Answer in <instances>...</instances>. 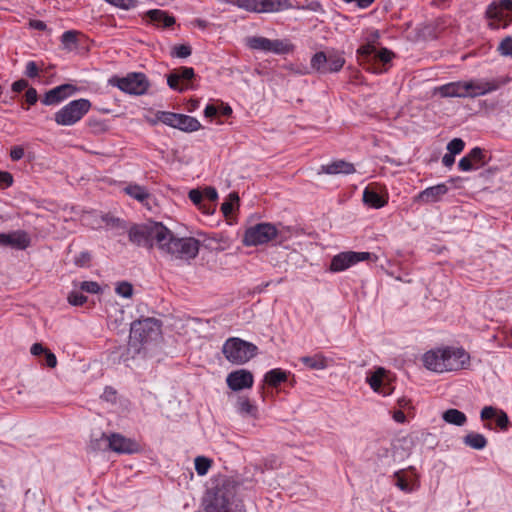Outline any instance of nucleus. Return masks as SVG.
I'll return each instance as SVG.
<instances>
[{"label": "nucleus", "instance_id": "1", "mask_svg": "<svg viewBox=\"0 0 512 512\" xmlns=\"http://www.w3.org/2000/svg\"><path fill=\"white\" fill-rule=\"evenodd\" d=\"M422 361L426 369L444 373L468 368L470 355L463 348L444 347L427 351Z\"/></svg>", "mask_w": 512, "mask_h": 512}, {"label": "nucleus", "instance_id": "2", "mask_svg": "<svg viewBox=\"0 0 512 512\" xmlns=\"http://www.w3.org/2000/svg\"><path fill=\"white\" fill-rule=\"evenodd\" d=\"M236 485L230 479H219L207 492L205 512H244L236 498Z\"/></svg>", "mask_w": 512, "mask_h": 512}, {"label": "nucleus", "instance_id": "3", "mask_svg": "<svg viewBox=\"0 0 512 512\" xmlns=\"http://www.w3.org/2000/svg\"><path fill=\"white\" fill-rule=\"evenodd\" d=\"M164 240L160 241L158 249L171 260L190 262L199 253L200 243L193 237H177L165 227Z\"/></svg>", "mask_w": 512, "mask_h": 512}, {"label": "nucleus", "instance_id": "4", "mask_svg": "<svg viewBox=\"0 0 512 512\" xmlns=\"http://www.w3.org/2000/svg\"><path fill=\"white\" fill-rule=\"evenodd\" d=\"M160 334L159 321L145 318L132 322L129 335V349L139 353L142 346L155 339Z\"/></svg>", "mask_w": 512, "mask_h": 512}, {"label": "nucleus", "instance_id": "5", "mask_svg": "<svg viewBox=\"0 0 512 512\" xmlns=\"http://www.w3.org/2000/svg\"><path fill=\"white\" fill-rule=\"evenodd\" d=\"M165 226L160 222H149L141 225H133L128 230L130 242L137 246L158 248L160 241L164 240Z\"/></svg>", "mask_w": 512, "mask_h": 512}, {"label": "nucleus", "instance_id": "6", "mask_svg": "<svg viewBox=\"0 0 512 512\" xmlns=\"http://www.w3.org/2000/svg\"><path fill=\"white\" fill-rule=\"evenodd\" d=\"M222 353L231 364L243 365L258 354V347L239 337H230L224 342Z\"/></svg>", "mask_w": 512, "mask_h": 512}, {"label": "nucleus", "instance_id": "7", "mask_svg": "<svg viewBox=\"0 0 512 512\" xmlns=\"http://www.w3.org/2000/svg\"><path fill=\"white\" fill-rule=\"evenodd\" d=\"M108 84L117 87L122 92L130 95L140 96L147 93L150 88V82L147 76L142 72H130L126 76H112Z\"/></svg>", "mask_w": 512, "mask_h": 512}, {"label": "nucleus", "instance_id": "8", "mask_svg": "<svg viewBox=\"0 0 512 512\" xmlns=\"http://www.w3.org/2000/svg\"><path fill=\"white\" fill-rule=\"evenodd\" d=\"M344 52L328 49L315 53L310 61L311 67L321 74L337 73L345 65Z\"/></svg>", "mask_w": 512, "mask_h": 512}, {"label": "nucleus", "instance_id": "9", "mask_svg": "<svg viewBox=\"0 0 512 512\" xmlns=\"http://www.w3.org/2000/svg\"><path fill=\"white\" fill-rule=\"evenodd\" d=\"M91 106L92 104L88 99L73 100L54 114V120L58 125L72 126L89 112Z\"/></svg>", "mask_w": 512, "mask_h": 512}, {"label": "nucleus", "instance_id": "10", "mask_svg": "<svg viewBox=\"0 0 512 512\" xmlns=\"http://www.w3.org/2000/svg\"><path fill=\"white\" fill-rule=\"evenodd\" d=\"M278 236V229L272 223L262 222L245 230L242 243L245 246H258L266 244Z\"/></svg>", "mask_w": 512, "mask_h": 512}, {"label": "nucleus", "instance_id": "11", "mask_svg": "<svg viewBox=\"0 0 512 512\" xmlns=\"http://www.w3.org/2000/svg\"><path fill=\"white\" fill-rule=\"evenodd\" d=\"M486 17L492 22L490 28H506L512 23V0H499L490 3L486 9Z\"/></svg>", "mask_w": 512, "mask_h": 512}, {"label": "nucleus", "instance_id": "12", "mask_svg": "<svg viewBox=\"0 0 512 512\" xmlns=\"http://www.w3.org/2000/svg\"><path fill=\"white\" fill-rule=\"evenodd\" d=\"M232 3L255 13H272L290 8L289 0H234Z\"/></svg>", "mask_w": 512, "mask_h": 512}, {"label": "nucleus", "instance_id": "13", "mask_svg": "<svg viewBox=\"0 0 512 512\" xmlns=\"http://www.w3.org/2000/svg\"><path fill=\"white\" fill-rule=\"evenodd\" d=\"M510 80L508 76L493 78L491 80L470 79L466 81L468 98H476L492 93L509 83Z\"/></svg>", "mask_w": 512, "mask_h": 512}, {"label": "nucleus", "instance_id": "14", "mask_svg": "<svg viewBox=\"0 0 512 512\" xmlns=\"http://www.w3.org/2000/svg\"><path fill=\"white\" fill-rule=\"evenodd\" d=\"M370 259L376 261L377 256L369 252H341L332 258L330 263V271L341 272L357 264L358 262Z\"/></svg>", "mask_w": 512, "mask_h": 512}, {"label": "nucleus", "instance_id": "15", "mask_svg": "<svg viewBox=\"0 0 512 512\" xmlns=\"http://www.w3.org/2000/svg\"><path fill=\"white\" fill-rule=\"evenodd\" d=\"M194 77L195 72L192 67L182 66L172 70L171 73L167 75V84L175 91L184 92L193 88L190 82Z\"/></svg>", "mask_w": 512, "mask_h": 512}, {"label": "nucleus", "instance_id": "16", "mask_svg": "<svg viewBox=\"0 0 512 512\" xmlns=\"http://www.w3.org/2000/svg\"><path fill=\"white\" fill-rule=\"evenodd\" d=\"M77 92V87L72 84H62L47 91L42 98L46 106L56 105Z\"/></svg>", "mask_w": 512, "mask_h": 512}, {"label": "nucleus", "instance_id": "17", "mask_svg": "<svg viewBox=\"0 0 512 512\" xmlns=\"http://www.w3.org/2000/svg\"><path fill=\"white\" fill-rule=\"evenodd\" d=\"M486 164L484 150L480 147H474L458 163L461 171L469 172L482 168Z\"/></svg>", "mask_w": 512, "mask_h": 512}, {"label": "nucleus", "instance_id": "18", "mask_svg": "<svg viewBox=\"0 0 512 512\" xmlns=\"http://www.w3.org/2000/svg\"><path fill=\"white\" fill-rule=\"evenodd\" d=\"M226 382L231 390L240 391L251 388L254 383V378L250 371L240 369L229 373Z\"/></svg>", "mask_w": 512, "mask_h": 512}, {"label": "nucleus", "instance_id": "19", "mask_svg": "<svg viewBox=\"0 0 512 512\" xmlns=\"http://www.w3.org/2000/svg\"><path fill=\"white\" fill-rule=\"evenodd\" d=\"M110 451L119 454H133L139 451V444L119 433L110 434Z\"/></svg>", "mask_w": 512, "mask_h": 512}, {"label": "nucleus", "instance_id": "20", "mask_svg": "<svg viewBox=\"0 0 512 512\" xmlns=\"http://www.w3.org/2000/svg\"><path fill=\"white\" fill-rule=\"evenodd\" d=\"M30 245L28 234L22 230L11 233H0V246L24 250Z\"/></svg>", "mask_w": 512, "mask_h": 512}, {"label": "nucleus", "instance_id": "21", "mask_svg": "<svg viewBox=\"0 0 512 512\" xmlns=\"http://www.w3.org/2000/svg\"><path fill=\"white\" fill-rule=\"evenodd\" d=\"M448 191L449 189L446 184H437L421 191L416 196L415 201L425 204L438 202L444 195L448 193Z\"/></svg>", "mask_w": 512, "mask_h": 512}, {"label": "nucleus", "instance_id": "22", "mask_svg": "<svg viewBox=\"0 0 512 512\" xmlns=\"http://www.w3.org/2000/svg\"><path fill=\"white\" fill-rule=\"evenodd\" d=\"M356 172V169L354 167L353 163L347 162L342 159H338L335 161H332L329 164L322 165L320 167L319 174L324 173L328 175H337V174H343V175H350Z\"/></svg>", "mask_w": 512, "mask_h": 512}, {"label": "nucleus", "instance_id": "23", "mask_svg": "<svg viewBox=\"0 0 512 512\" xmlns=\"http://www.w3.org/2000/svg\"><path fill=\"white\" fill-rule=\"evenodd\" d=\"M481 420H490L495 418L496 425L501 430H507L509 427V419L503 410H498L493 406H485L480 412Z\"/></svg>", "mask_w": 512, "mask_h": 512}, {"label": "nucleus", "instance_id": "24", "mask_svg": "<svg viewBox=\"0 0 512 512\" xmlns=\"http://www.w3.org/2000/svg\"><path fill=\"white\" fill-rule=\"evenodd\" d=\"M442 97L468 98L466 81L451 82L439 87Z\"/></svg>", "mask_w": 512, "mask_h": 512}, {"label": "nucleus", "instance_id": "25", "mask_svg": "<svg viewBox=\"0 0 512 512\" xmlns=\"http://www.w3.org/2000/svg\"><path fill=\"white\" fill-rule=\"evenodd\" d=\"M146 17L149 22L153 23L157 27L166 28L175 23V18L173 16L159 9L149 10L146 13Z\"/></svg>", "mask_w": 512, "mask_h": 512}, {"label": "nucleus", "instance_id": "26", "mask_svg": "<svg viewBox=\"0 0 512 512\" xmlns=\"http://www.w3.org/2000/svg\"><path fill=\"white\" fill-rule=\"evenodd\" d=\"M174 128L184 132H194L201 128V124L195 117L178 113Z\"/></svg>", "mask_w": 512, "mask_h": 512}, {"label": "nucleus", "instance_id": "27", "mask_svg": "<svg viewBox=\"0 0 512 512\" xmlns=\"http://www.w3.org/2000/svg\"><path fill=\"white\" fill-rule=\"evenodd\" d=\"M384 374V368H378L372 375L367 377V382L375 392L382 394L383 396H388L392 393L393 388H389L388 390H382Z\"/></svg>", "mask_w": 512, "mask_h": 512}, {"label": "nucleus", "instance_id": "28", "mask_svg": "<svg viewBox=\"0 0 512 512\" xmlns=\"http://www.w3.org/2000/svg\"><path fill=\"white\" fill-rule=\"evenodd\" d=\"M124 191L132 198L141 202L144 205H149V200L151 199L150 193L143 186L137 184H131L125 187Z\"/></svg>", "mask_w": 512, "mask_h": 512}, {"label": "nucleus", "instance_id": "29", "mask_svg": "<svg viewBox=\"0 0 512 512\" xmlns=\"http://www.w3.org/2000/svg\"><path fill=\"white\" fill-rule=\"evenodd\" d=\"M110 435L98 432L92 435L89 448L92 451H110Z\"/></svg>", "mask_w": 512, "mask_h": 512}, {"label": "nucleus", "instance_id": "30", "mask_svg": "<svg viewBox=\"0 0 512 512\" xmlns=\"http://www.w3.org/2000/svg\"><path fill=\"white\" fill-rule=\"evenodd\" d=\"M300 361L313 370H323L328 367L327 358L320 353L313 356H303L300 358Z\"/></svg>", "mask_w": 512, "mask_h": 512}, {"label": "nucleus", "instance_id": "31", "mask_svg": "<svg viewBox=\"0 0 512 512\" xmlns=\"http://www.w3.org/2000/svg\"><path fill=\"white\" fill-rule=\"evenodd\" d=\"M463 443L475 450H482L487 446V439L483 434L470 432L463 437Z\"/></svg>", "mask_w": 512, "mask_h": 512}, {"label": "nucleus", "instance_id": "32", "mask_svg": "<svg viewBox=\"0 0 512 512\" xmlns=\"http://www.w3.org/2000/svg\"><path fill=\"white\" fill-rule=\"evenodd\" d=\"M363 201L366 205L376 209L382 208L387 203L386 199L368 187L363 192Z\"/></svg>", "mask_w": 512, "mask_h": 512}, {"label": "nucleus", "instance_id": "33", "mask_svg": "<svg viewBox=\"0 0 512 512\" xmlns=\"http://www.w3.org/2000/svg\"><path fill=\"white\" fill-rule=\"evenodd\" d=\"M442 418L446 423H449V424H452L455 426H463L467 422V417H466L465 413H463L462 411L455 409V408L446 410L442 414Z\"/></svg>", "mask_w": 512, "mask_h": 512}, {"label": "nucleus", "instance_id": "34", "mask_svg": "<svg viewBox=\"0 0 512 512\" xmlns=\"http://www.w3.org/2000/svg\"><path fill=\"white\" fill-rule=\"evenodd\" d=\"M393 56L394 54L390 50L387 48H382L380 51H376V54L374 55V62L371 63L367 69L374 73H382L384 70L376 67V65H378V61L386 64L391 61Z\"/></svg>", "mask_w": 512, "mask_h": 512}, {"label": "nucleus", "instance_id": "35", "mask_svg": "<svg viewBox=\"0 0 512 512\" xmlns=\"http://www.w3.org/2000/svg\"><path fill=\"white\" fill-rule=\"evenodd\" d=\"M393 478L395 486H397L401 491L411 493L415 490L413 483L410 482L404 470L396 471Z\"/></svg>", "mask_w": 512, "mask_h": 512}, {"label": "nucleus", "instance_id": "36", "mask_svg": "<svg viewBox=\"0 0 512 512\" xmlns=\"http://www.w3.org/2000/svg\"><path fill=\"white\" fill-rule=\"evenodd\" d=\"M287 380V373L279 368L272 369L265 374V381L272 387H278Z\"/></svg>", "mask_w": 512, "mask_h": 512}, {"label": "nucleus", "instance_id": "37", "mask_svg": "<svg viewBox=\"0 0 512 512\" xmlns=\"http://www.w3.org/2000/svg\"><path fill=\"white\" fill-rule=\"evenodd\" d=\"M78 35L79 32L75 30L65 31L61 36V43L64 49L69 51L76 49L78 47Z\"/></svg>", "mask_w": 512, "mask_h": 512}, {"label": "nucleus", "instance_id": "38", "mask_svg": "<svg viewBox=\"0 0 512 512\" xmlns=\"http://www.w3.org/2000/svg\"><path fill=\"white\" fill-rule=\"evenodd\" d=\"M248 46L254 50L271 52V39L255 36L248 39Z\"/></svg>", "mask_w": 512, "mask_h": 512}, {"label": "nucleus", "instance_id": "39", "mask_svg": "<svg viewBox=\"0 0 512 512\" xmlns=\"http://www.w3.org/2000/svg\"><path fill=\"white\" fill-rule=\"evenodd\" d=\"M376 54V48L373 45L366 44L361 46L357 50V55L359 58L360 63L364 64H370V62L374 61V55Z\"/></svg>", "mask_w": 512, "mask_h": 512}, {"label": "nucleus", "instance_id": "40", "mask_svg": "<svg viewBox=\"0 0 512 512\" xmlns=\"http://www.w3.org/2000/svg\"><path fill=\"white\" fill-rule=\"evenodd\" d=\"M237 406L242 415L255 416L257 413V407L246 397H240Z\"/></svg>", "mask_w": 512, "mask_h": 512}, {"label": "nucleus", "instance_id": "41", "mask_svg": "<svg viewBox=\"0 0 512 512\" xmlns=\"http://www.w3.org/2000/svg\"><path fill=\"white\" fill-rule=\"evenodd\" d=\"M102 221L110 228L118 229V230H126L127 226L125 221L122 219L115 217L111 214H105L102 216Z\"/></svg>", "mask_w": 512, "mask_h": 512}, {"label": "nucleus", "instance_id": "42", "mask_svg": "<svg viewBox=\"0 0 512 512\" xmlns=\"http://www.w3.org/2000/svg\"><path fill=\"white\" fill-rule=\"evenodd\" d=\"M211 465L212 460L207 457L198 456L195 458V470L199 476L206 475Z\"/></svg>", "mask_w": 512, "mask_h": 512}, {"label": "nucleus", "instance_id": "43", "mask_svg": "<svg viewBox=\"0 0 512 512\" xmlns=\"http://www.w3.org/2000/svg\"><path fill=\"white\" fill-rule=\"evenodd\" d=\"M292 45L287 41L275 39L271 40V52L275 54H287L291 51Z\"/></svg>", "mask_w": 512, "mask_h": 512}, {"label": "nucleus", "instance_id": "44", "mask_svg": "<svg viewBox=\"0 0 512 512\" xmlns=\"http://www.w3.org/2000/svg\"><path fill=\"white\" fill-rule=\"evenodd\" d=\"M497 51L503 57L512 58V37L506 36L504 39H502L497 47Z\"/></svg>", "mask_w": 512, "mask_h": 512}, {"label": "nucleus", "instance_id": "45", "mask_svg": "<svg viewBox=\"0 0 512 512\" xmlns=\"http://www.w3.org/2000/svg\"><path fill=\"white\" fill-rule=\"evenodd\" d=\"M178 113L168 112V111H158V120L161 123L174 128Z\"/></svg>", "mask_w": 512, "mask_h": 512}, {"label": "nucleus", "instance_id": "46", "mask_svg": "<svg viewBox=\"0 0 512 512\" xmlns=\"http://www.w3.org/2000/svg\"><path fill=\"white\" fill-rule=\"evenodd\" d=\"M238 201H239L238 194L235 192L230 193L228 196V199L221 204V211L223 212V214L225 216L230 215L233 211V203L238 202Z\"/></svg>", "mask_w": 512, "mask_h": 512}, {"label": "nucleus", "instance_id": "47", "mask_svg": "<svg viewBox=\"0 0 512 512\" xmlns=\"http://www.w3.org/2000/svg\"><path fill=\"white\" fill-rule=\"evenodd\" d=\"M115 291L118 295L124 298H130L133 295V286L131 283L123 281L118 283Z\"/></svg>", "mask_w": 512, "mask_h": 512}, {"label": "nucleus", "instance_id": "48", "mask_svg": "<svg viewBox=\"0 0 512 512\" xmlns=\"http://www.w3.org/2000/svg\"><path fill=\"white\" fill-rule=\"evenodd\" d=\"M464 147L465 143L461 138H454L448 143L447 150L450 154L456 155L461 153Z\"/></svg>", "mask_w": 512, "mask_h": 512}, {"label": "nucleus", "instance_id": "49", "mask_svg": "<svg viewBox=\"0 0 512 512\" xmlns=\"http://www.w3.org/2000/svg\"><path fill=\"white\" fill-rule=\"evenodd\" d=\"M191 47L186 44L176 45L173 47L172 56L177 58H187L191 55Z\"/></svg>", "mask_w": 512, "mask_h": 512}, {"label": "nucleus", "instance_id": "50", "mask_svg": "<svg viewBox=\"0 0 512 512\" xmlns=\"http://www.w3.org/2000/svg\"><path fill=\"white\" fill-rule=\"evenodd\" d=\"M91 261V254L88 251H82L74 258V264L78 267H86Z\"/></svg>", "mask_w": 512, "mask_h": 512}, {"label": "nucleus", "instance_id": "51", "mask_svg": "<svg viewBox=\"0 0 512 512\" xmlns=\"http://www.w3.org/2000/svg\"><path fill=\"white\" fill-rule=\"evenodd\" d=\"M87 301V297L80 292H72L68 296V302L73 306H81Z\"/></svg>", "mask_w": 512, "mask_h": 512}, {"label": "nucleus", "instance_id": "52", "mask_svg": "<svg viewBox=\"0 0 512 512\" xmlns=\"http://www.w3.org/2000/svg\"><path fill=\"white\" fill-rule=\"evenodd\" d=\"M105 1L116 6V7H119V8L125 9V10L134 8L137 3L136 0H105Z\"/></svg>", "mask_w": 512, "mask_h": 512}, {"label": "nucleus", "instance_id": "53", "mask_svg": "<svg viewBox=\"0 0 512 512\" xmlns=\"http://www.w3.org/2000/svg\"><path fill=\"white\" fill-rule=\"evenodd\" d=\"M25 75L29 78H36L39 75V67L35 61L27 62Z\"/></svg>", "mask_w": 512, "mask_h": 512}, {"label": "nucleus", "instance_id": "54", "mask_svg": "<svg viewBox=\"0 0 512 512\" xmlns=\"http://www.w3.org/2000/svg\"><path fill=\"white\" fill-rule=\"evenodd\" d=\"M80 288L81 290L89 293H98L100 291L99 284L94 281H84L81 283Z\"/></svg>", "mask_w": 512, "mask_h": 512}, {"label": "nucleus", "instance_id": "55", "mask_svg": "<svg viewBox=\"0 0 512 512\" xmlns=\"http://www.w3.org/2000/svg\"><path fill=\"white\" fill-rule=\"evenodd\" d=\"M25 100L29 105H34L38 100L37 90L33 87H29L25 93Z\"/></svg>", "mask_w": 512, "mask_h": 512}, {"label": "nucleus", "instance_id": "56", "mask_svg": "<svg viewBox=\"0 0 512 512\" xmlns=\"http://www.w3.org/2000/svg\"><path fill=\"white\" fill-rule=\"evenodd\" d=\"M188 197L195 205L200 206L203 199V193L198 189H192L189 191Z\"/></svg>", "mask_w": 512, "mask_h": 512}, {"label": "nucleus", "instance_id": "57", "mask_svg": "<svg viewBox=\"0 0 512 512\" xmlns=\"http://www.w3.org/2000/svg\"><path fill=\"white\" fill-rule=\"evenodd\" d=\"M13 183V177L9 172L0 171V186L6 188L11 186Z\"/></svg>", "mask_w": 512, "mask_h": 512}, {"label": "nucleus", "instance_id": "58", "mask_svg": "<svg viewBox=\"0 0 512 512\" xmlns=\"http://www.w3.org/2000/svg\"><path fill=\"white\" fill-rule=\"evenodd\" d=\"M28 86H29V83L27 80L20 79V80L15 81L12 84V90L16 93H19L25 89L27 90L29 88Z\"/></svg>", "mask_w": 512, "mask_h": 512}, {"label": "nucleus", "instance_id": "59", "mask_svg": "<svg viewBox=\"0 0 512 512\" xmlns=\"http://www.w3.org/2000/svg\"><path fill=\"white\" fill-rule=\"evenodd\" d=\"M46 365L50 368H54L57 365V358L54 353L50 350H46L44 352Z\"/></svg>", "mask_w": 512, "mask_h": 512}, {"label": "nucleus", "instance_id": "60", "mask_svg": "<svg viewBox=\"0 0 512 512\" xmlns=\"http://www.w3.org/2000/svg\"><path fill=\"white\" fill-rule=\"evenodd\" d=\"M24 156V149L21 146H15L10 151V157L14 161L22 159Z\"/></svg>", "mask_w": 512, "mask_h": 512}, {"label": "nucleus", "instance_id": "61", "mask_svg": "<svg viewBox=\"0 0 512 512\" xmlns=\"http://www.w3.org/2000/svg\"><path fill=\"white\" fill-rule=\"evenodd\" d=\"M302 9H307L314 12H323L322 5L318 1H311L306 5L301 7Z\"/></svg>", "mask_w": 512, "mask_h": 512}, {"label": "nucleus", "instance_id": "62", "mask_svg": "<svg viewBox=\"0 0 512 512\" xmlns=\"http://www.w3.org/2000/svg\"><path fill=\"white\" fill-rule=\"evenodd\" d=\"M203 196H205L210 201H216L218 198V193L215 188L206 187L204 190Z\"/></svg>", "mask_w": 512, "mask_h": 512}, {"label": "nucleus", "instance_id": "63", "mask_svg": "<svg viewBox=\"0 0 512 512\" xmlns=\"http://www.w3.org/2000/svg\"><path fill=\"white\" fill-rule=\"evenodd\" d=\"M46 350L47 349L45 347H43V345L41 343H35V344L32 345V347L30 349V352L34 356H39L41 354H44V352Z\"/></svg>", "mask_w": 512, "mask_h": 512}, {"label": "nucleus", "instance_id": "64", "mask_svg": "<svg viewBox=\"0 0 512 512\" xmlns=\"http://www.w3.org/2000/svg\"><path fill=\"white\" fill-rule=\"evenodd\" d=\"M454 162H455V155H453V154L446 153L442 157V163L446 167H451L454 164Z\"/></svg>", "mask_w": 512, "mask_h": 512}]
</instances>
